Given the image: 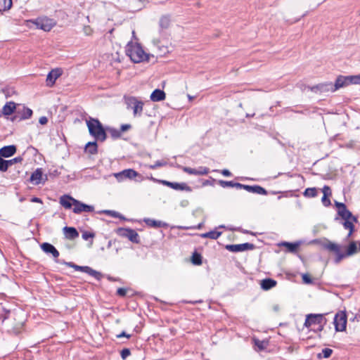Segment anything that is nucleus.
<instances>
[{"label": "nucleus", "mask_w": 360, "mask_h": 360, "mask_svg": "<svg viewBox=\"0 0 360 360\" xmlns=\"http://www.w3.org/2000/svg\"><path fill=\"white\" fill-rule=\"evenodd\" d=\"M0 312H4V314H1L2 321H8L7 324L10 327V330L15 334L20 333L25 322L24 313L21 311L6 309L2 304H0Z\"/></svg>", "instance_id": "1"}, {"label": "nucleus", "mask_w": 360, "mask_h": 360, "mask_svg": "<svg viewBox=\"0 0 360 360\" xmlns=\"http://www.w3.org/2000/svg\"><path fill=\"white\" fill-rule=\"evenodd\" d=\"M323 247L326 250L335 253V258L334 259L335 264H339L345 258L352 256L359 251L355 241H352L349 243L345 252L340 251V246L339 245L331 241L325 243Z\"/></svg>", "instance_id": "2"}, {"label": "nucleus", "mask_w": 360, "mask_h": 360, "mask_svg": "<svg viewBox=\"0 0 360 360\" xmlns=\"http://www.w3.org/2000/svg\"><path fill=\"white\" fill-rule=\"evenodd\" d=\"M60 204L65 209H71L74 206L72 211L75 214L91 212L94 210V206L84 204L68 195H63L60 198Z\"/></svg>", "instance_id": "3"}, {"label": "nucleus", "mask_w": 360, "mask_h": 360, "mask_svg": "<svg viewBox=\"0 0 360 360\" xmlns=\"http://www.w3.org/2000/svg\"><path fill=\"white\" fill-rule=\"evenodd\" d=\"M326 314H309L306 316L304 327L316 333H321L327 323Z\"/></svg>", "instance_id": "4"}, {"label": "nucleus", "mask_w": 360, "mask_h": 360, "mask_svg": "<svg viewBox=\"0 0 360 360\" xmlns=\"http://www.w3.org/2000/svg\"><path fill=\"white\" fill-rule=\"evenodd\" d=\"M126 53L134 63L149 61L150 55L145 53L139 44L129 43L126 48Z\"/></svg>", "instance_id": "5"}, {"label": "nucleus", "mask_w": 360, "mask_h": 360, "mask_svg": "<svg viewBox=\"0 0 360 360\" xmlns=\"http://www.w3.org/2000/svg\"><path fill=\"white\" fill-rule=\"evenodd\" d=\"M86 125L89 129V134L94 136L96 140L104 141L107 135L101 122L95 118H91L86 121Z\"/></svg>", "instance_id": "6"}, {"label": "nucleus", "mask_w": 360, "mask_h": 360, "mask_svg": "<svg viewBox=\"0 0 360 360\" xmlns=\"http://www.w3.org/2000/svg\"><path fill=\"white\" fill-rule=\"evenodd\" d=\"M127 109L133 110L134 117H141L143 110V102L136 97L131 96L125 99Z\"/></svg>", "instance_id": "7"}, {"label": "nucleus", "mask_w": 360, "mask_h": 360, "mask_svg": "<svg viewBox=\"0 0 360 360\" xmlns=\"http://www.w3.org/2000/svg\"><path fill=\"white\" fill-rule=\"evenodd\" d=\"M37 28L42 30L45 32L50 31L56 25V22L51 18L47 17L38 18L35 20H30Z\"/></svg>", "instance_id": "8"}, {"label": "nucleus", "mask_w": 360, "mask_h": 360, "mask_svg": "<svg viewBox=\"0 0 360 360\" xmlns=\"http://www.w3.org/2000/svg\"><path fill=\"white\" fill-rule=\"evenodd\" d=\"M347 322V314L345 311L337 312L333 319L335 331L343 332L346 330Z\"/></svg>", "instance_id": "9"}, {"label": "nucleus", "mask_w": 360, "mask_h": 360, "mask_svg": "<svg viewBox=\"0 0 360 360\" xmlns=\"http://www.w3.org/2000/svg\"><path fill=\"white\" fill-rule=\"evenodd\" d=\"M116 233L123 238H128L131 242L139 244L140 243V237L137 232L130 228H118L116 230Z\"/></svg>", "instance_id": "10"}, {"label": "nucleus", "mask_w": 360, "mask_h": 360, "mask_svg": "<svg viewBox=\"0 0 360 360\" xmlns=\"http://www.w3.org/2000/svg\"><path fill=\"white\" fill-rule=\"evenodd\" d=\"M32 110L30 108L24 105L20 108V106L18 105L15 111V115L11 118V120L12 122H16L27 120L32 117Z\"/></svg>", "instance_id": "11"}, {"label": "nucleus", "mask_w": 360, "mask_h": 360, "mask_svg": "<svg viewBox=\"0 0 360 360\" xmlns=\"http://www.w3.org/2000/svg\"><path fill=\"white\" fill-rule=\"evenodd\" d=\"M255 245L252 243H245L242 244L227 245H226V249L230 252H238L246 250H252L255 249Z\"/></svg>", "instance_id": "12"}, {"label": "nucleus", "mask_w": 360, "mask_h": 360, "mask_svg": "<svg viewBox=\"0 0 360 360\" xmlns=\"http://www.w3.org/2000/svg\"><path fill=\"white\" fill-rule=\"evenodd\" d=\"M115 176L119 181H121L126 179H133L136 176H141V174L133 169H127L115 174Z\"/></svg>", "instance_id": "13"}, {"label": "nucleus", "mask_w": 360, "mask_h": 360, "mask_svg": "<svg viewBox=\"0 0 360 360\" xmlns=\"http://www.w3.org/2000/svg\"><path fill=\"white\" fill-rule=\"evenodd\" d=\"M63 70L61 68H55L51 70L46 77V85L48 86H53L56 80L62 75Z\"/></svg>", "instance_id": "14"}, {"label": "nucleus", "mask_w": 360, "mask_h": 360, "mask_svg": "<svg viewBox=\"0 0 360 360\" xmlns=\"http://www.w3.org/2000/svg\"><path fill=\"white\" fill-rule=\"evenodd\" d=\"M182 169L184 172L193 175H206L210 172L209 168L206 167H199L198 168L184 167Z\"/></svg>", "instance_id": "15"}, {"label": "nucleus", "mask_w": 360, "mask_h": 360, "mask_svg": "<svg viewBox=\"0 0 360 360\" xmlns=\"http://www.w3.org/2000/svg\"><path fill=\"white\" fill-rule=\"evenodd\" d=\"M40 247L46 254H51L54 259H57L60 255L58 250L49 243H43Z\"/></svg>", "instance_id": "16"}, {"label": "nucleus", "mask_w": 360, "mask_h": 360, "mask_svg": "<svg viewBox=\"0 0 360 360\" xmlns=\"http://www.w3.org/2000/svg\"><path fill=\"white\" fill-rule=\"evenodd\" d=\"M44 174L41 168H37L31 175L30 181L34 184L37 185L41 181H45L48 179L47 175H45V179H43Z\"/></svg>", "instance_id": "17"}, {"label": "nucleus", "mask_w": 360, "mask_h": 360, "mask_svg": "<svg viewBox=\"0 0 360 360\" xmlns=\"http://www.w3.org/2000/svg\"><path fill=\"white\" fill-rule=\"evenodd\" d=\"M349 84L348 76H338L333 84L334 92L338 89L347 86Z\"/></svg>", "instance_id": "18"}, {"label": "nucleus", "mask_w": 360, "mask_h": 360, "mask_svg": "<svg viewBox=\"0 0 360 360\" xmlns=\"http://www.w3.org/2000/svg\"><path fill=\"white\" fill-rule=\"evenodd\" d=\"M335 206L337 207L338 215L340 217H345L350 215V211L347 208L345 203L335 201Z\"/></svg>", "instance_id": "19"}, {"label": "nucleus", "mask_w": 360, "mask_h": 360, "mask_svg": "<svg viewBox=\"0 0 360 360\" xmlns=\"http://www.w3.org/2000/svg\"><path fill=\"white\" fill-rule=\"evenodd\" d=\"M243 189L247 191L248 192L252 193H257V194H259V195H266L267 194L266 190L259 185H254V186L245 185L243 186Z\"/></svg>", "instance_id": "20"}, {"label": "nucleus", "mask_w": 360, "mask_h": 360, "mask_svg": "<svg viewBox=\"0 0 360 360\" xmlns=\"http://www.w3.org/2000/svg\"><path fill=\"white\" fill-rule=\"evenodd\" d=\"M63 231L65 237L68 240H75L79 236V232L75 227L65 226Z\"/></svg>", "instance_id": "21"}, {"label": "nucleus", "mask_w": 360, "mask_h": 360, "mask_svg": "<svg viewBox=\"0 0 360 360\" xmlns=\"http://www.w3.org/2000/svg\"><path fill=\"white\" fill-rule=\"evenodd\" d=\"M16 152V147L14 145L4 146L0 149V157L9 158Z\"/></svg>", "instance_id": "22"}, {"label": "nucleus", "mask_w": 360, "mask_h": 360, "mask_svg": "<svg viewBox=\"0 0 360 360\" xmlns=\"http://www.w3.org/2000/svg\"><path fill=\"white\" fill-rule=\"evenodd\" d=\"M16 104L13 101L7 102L2 108V114L5 116L11 115L16 111Z\"/></svg>", "instance_id": "23"}, {"label": "nucleus", "mask_w": 360, "mask_h": 360, "mask_svg": "<svg viewBox=\"0 0 360 360\" xmlns=\"http://www.w3.org/2000/svg\"><path fill=\"white\" fill-rule=\"evenodd\" d=\"M166 94L164 91L156 89L150 94V100L153 102L162 101L165 99Z\"/></svg>", "instance_id": "24"}, {"label": "nucleus", "mask_w": 360, "mask_h": 360, "mask_svg": "<svg viewBox=\"0 0 360 360\" xmlns=\"http://www.w3.org/2000/svg\"><path fill=\"white\" fill-rule=\"evenodd\" d=\"M144 222L146 224L147 226L154 228H160V227H167L168 224L165 222L155 220L150 218H146L144 219Z\"/></svg>", "instance_id": "25"}, {"label": "nucleus", "mask_w": 360, "mask_h": 360, "mask_svg": "<svg viewBox=\"0 0 360 360\" xmlns=\"http://www.w3.org/2000/svg\"><path fill=\"white\" fill-rule=\"evenodd\" d=\"M82 272L88 274L89 275L94 277L98 281H100L102 278V274L100 272L93 269L92 268L88 266H83Z\"/></svg>", "instance_id": "26"}, {"label": "nucleus", "mask_w": 360, "mask_h": 360, "mask_svg": "<svg viewBox=\"0 0 360 360\" xmlns=\"http://www.w3.org/2000/svg\"><path fill=\"white\" fill-rule=\"evenodd\" d=\"M277 284V282L272 278H265L261 281V288L264 290H269Z\"/></svg>", "instance_id": "27"}, {"label": "nucleus", "mask_w": 360, "mask_h": 360, "mask_svg": "<svg viewBox=\"0 0 360 360\" xmlns=\"http://www.w3.org/2000/svg\"><path fill=\"white\" fill-rule=\"evenodd\" d=\"M171 188L176 190V191H185L186 192H191L192 188L191 186H188L186 183H178V182H172L171 185Z\"/></svg>", "instance_id": "28"}, {"label": "nucleus", "mask_w": 360, "mask_h": 360, "mask_svg": "<svg viewBox=\"0 0 360 360\" xmlns=\"http://www.w3.org/2000/svg\"><path fill=\"white\" fill-rule=\"evenodd\" d=\"M170 25V18L169 15H163L160 18L159 21L160 32L163 30L167 29Z\"/></svg>", "instance_id": "29"}, {"label": "nucleus", "mask_w": 360, "mask_h": 360, "mask_svg": "<svg viewBox=\"0 0 360 360\" xmlns=\"http://www.w3.org/2000/svg\"><path fill=\"white\" fill-rule=\"evenodd\" d=\"M86 151L91 155H94L98 151V146L96 141L89 142L86 145Z\"/></svg>", "instance_id": "30"}, {"label": "nucleus", "mask_w": 360, "mask_h": 360, "mask_svg": "<svg viewBox=\"0 0 360 360\" xmlns=\"http://www.w3.org/2000/svg\"><path fill=\"white\" fill-rule=\"evenodd\" d=\"M320 92H334L333 84L332 82H326L319 84Z\"/></svg>", "instance_id": "31"}, {"label": "nucleus", "mask_w": 360, "mask_h": 360, "mask_svg": "<svg viewBox=\"0 0 360 360\" xmlns=\"http://www.w3.org/2000/svg\"><path fill=\"white\" fill-rule=\"evenodd\" d=\"M300 243H289V242H283L281 243V245L287 248L288 250L290 252H295L297 251V248L300 246Z\"/></svg>", "instance_id": "32"}, {"label": "nucleus", "mask_w": 360, "mask_h": 360, "mask_svg": "<svg viewBox=\"0 0 360 360\" xmlns=\"http://www.w3.org/2000/svg\"><path fill=\"white\" fill-rule=\"evenodd\" d=\"M12 5V0H0V12L10 10Z\"/></svg>", "instance_id": "33"}, {"label": "nucleus", "mask_w": 360, "mask_h": 360, "mask_svg": "<svg viewBox=\"0 0 360 360\" xmlns=\"http://www.w3.org/2000/svg\"><path fill=\"white\" fill-rule=\"evenodd\" d=\"M221 233H222L220 231H217L214 230V231H210L209 232L202 233L201 235V237L211 238V239H217L221 235Z\"/></svg>", "instance_id": "34"}, {"label": "nucleus", "mask_w": 360, "mask_h": 360, "mask_svg": "<svg viewBox=\"0 0 360 360\" xmlns=\"http://www.w3.org/2000/svg\"><path fill=\"white\" fill-rule=\"evenodd\" d=\"M303 195L307 198H314L318 195V191L316 188H307L304 191Z\"/></svg>", "instance_id": "35"}, {"label": "nucleus", "mask_w": 360, "mask_h": 360, "mask_svg": "<svg viewBox=\"0 0 360 360\" xmlns=\"http://www.w3.org/2000/svg\"><path fill=\"white\" fill-rule=\"evenodd\" d=\"M99 213H104L108 216L113 217L115 218H120L121 219L125 220L124 217H123L120 213H119L116 211H114V210H103V211L100 212Z\"/></svg>", "instance_id": "36"}, {"label": "nucleus", "mask_w": 360, "mask_h": 360, "mask_svg": "<svg viewBox=\"0 0 360 360\" xmlns=\"http://www.w3.org/2000/svg\"><path fill=\"white\" fill-rule=\"evenodd\" d=\"M342 225H343V227L345 229H348L349 230V233H348V234L347 236V238L351 237V236L352 235V233L355 231L354 225L352 224V222H350V221H344L342 223Z\"/></svg>", "instance_id": "37"}, {"label": "nucleus", "mask_w": 360, "mask_h": 360, "mask_svg": "<svg viewBox=\"0 0 360 360\" xmlns=\"http://www.w3.org/2000/svg\"><path fill=\"white\" fill-rule=\"evenodd\" d=\"M253 341H254L255 345L258 348V351L264 350L267 345V342L264 340H259L258 339L254 338Z\"/></svg>", "instance_id": "38"}, {"label": "nucleus", "mask_w": 360, "mask_h": 360, "mask_svg": "<svg viewBox=\"0 0 360 360\" xmlns=\"http://www.w3.org/2000/svg\"><path fill=\"white\" fill-rule=\"evenodd\" d=\"M192 263L195 265H200L202 264V256L200 254L195 252L191 257Z\"/></svg>", "instance_id": "39"}, {"label": "nucleus", "mask_w": 360, "mask_h": 360, "mask_svg": "<svg viewBox=\"0 0 360 360\" xmlns=\"http://www.w3.org/2000/svg\"><path fill=\"white\" fill-rule=\"evenodd\" d=\"M108 131L113 139H117L121 137L122 134L120 129H117L115 128H108Z\"/></svg>", "instance_id": "40"}, {"label": "nucleus", "mask_w": 360, "mask_h": 360, "mask_svg": "<svg viewBox=\"0 0 360 360\" xmlns=\"http://www.w3.org/2000/svg\"><path fill=\"white\" fill-rule=\"evenodd\" d=\"M11 166V162H8V160H5L0 157V171L6 172L8 167Z\"/></svg>", "instance_id": "41"}, {"label": "nucleus", "mask_w": 360, "mask_h": 360, "mask_svg": "<svg viewBox=\"0 0 360 360\" xmlns=\"http://www.w3.org/2000/svg\"><path fill=\"white\" fill-rule=\"evenodd\" d=\"M333 353V350L329 348H325L322 350V354H319L318 357L321 358L322 356L323 358H329Z\"/></svg>", "instance_id": "42"}, {"label": "nucleus", "mask_w": 360, "mask_h": 360, "mask_svg": "<svg viewBox=\"0 0 360 360\" xmlns=\"http://www.w3.org/2000/svg\"><path fill=\"white\" fill-rule=\"evenodd\" d=\"M344 221H350L352 222V224H354V223H357L358 222V218L356 216H354L352 214V213L350 212V215L349 216H347V217H341Z\"/></svg>", "instance_id": "43"}, {"label": "nucleus", "mask_w": 360, "mask_h": 360, "mask_svg": "<svg viewBox=\"0 0 360 360\" xmlns=\"http://www.w3.org/2000/svg\"><path fill=\"white\" fill-rule=\"evenodd\" d=\"M349 84H360V75L348 76Z\"/></svg>", "instance_id": "44"}, {"label": "nucleus", "mask_w": 360, "mask_h": 360, "mask_svg": "<svg viewBox=\"0 0 360 360\" xmlns=\"http://www.w3.org/2000/svg\"><path fill=\"white\" fill-rule=\"evenodd\" d=\"M121 357L123 360H125L127 357L131 355V351L128 348H124L120 352Z\"/></svg>", "instance_id": "45"}, {"label": "nucleus", "mask_w": 360, "mask_h": 360, "mask_svg": "<svg viewBox=\"0 0 360 360\" xmlns=\"http://www.w3.org/2000/svg\"><path fill=\"white\" fill-rule=\"evenodd\" d=\"M166 165H167V162L165 161L158 160L155 162V163L154 165H149L148 167L151 169H155L158 167H160L165 166Z\"/></svg>", "instance_id": "46"}, {"label": "nucleus", "mask_w": 360, "mask_h": 360, "mask_svg": "<svg viewBox=\"0 0 360 360\" xmlns=\"http://www.w3.org/2000/svg\"><path fill=\"white\" fill-rule=\"evenodd\" d=\"M233 181H224V180L219 181V184L223 188L233 187Z\"/></svg>", "instance_id": "47"}, {"label": "nucleus", "mask_w": 360, "mask_h": 360, "mask_svg": "<svg viewBox=\"0 0 360 360\" xmlns=\"http://www.w3.org/2000/svg\"><path fill=\"white\" fill-rule=\"evenodd\" d=\"M95 236V234L91 232L84 231L82 233V237L84 240H87L89 238H93Z\"/></svg>", "instance_id": "48"}, {"label": "nucleus", "mask_w": 360, "mask_h": 360, "mask_svg": "<svg viewBox=\"0 0 360 360\" xmlns=\"http://www.w3.org/2000/svg\"><path fill=\"white\" fill-rule=\"evenodd\" d=\"M65 264L68 266H70L71 268H73L74 269H75L76 271H82V266H79V265H77L75 264H74L73 262H65Z\"/></svg>", "instance_id": "49"}, {"label": "nucleus", "mask_w": 360, "mask_h": 360, "mask_svg": "<svg viewBox=\"0 0 360 360\" xmlns=\"http://www.w3.org/2000/svg\"><path fill=\"white\" fill-rule=\"evenodd\" d=\"M328 196L329 195H326V194L325 193V195H323V196L322 197L321 201L325 207H329L331 204L330 200L328 198Z\"/></svg>", "instance_id": "50"}, {"label": "nucleus", "mask_w": 360, "mask_h": 360, "mask_svg": "<svg viewBox=\"0 0 360 360\" xmlns=\"http://www.w3.org/2000/svg\"><path fill=\"white\" fill-rule=\"evenodd\" d=\"M302 281L304 283H306V284L312 283V279L311 278L309 275H308L307 274H302Z\"/></svg>", "instance_id": "51"}, {"label": "nucleus", "mask_w": 360, "mask_h": 360, "mask_svg": "<svg viewBox=\"0 0 360 360\" xmlns=\"http://www.w3.org/2000/svg\"><path fill=\"white\" fill-rule=\"evenodd\" d=\"M127 294V289L124 288H120L117 290V295L120 297H124Z\"/></svg>", "instance_id": "52"}, {"label": "nucleus", "mask_w": 360, "mask_h": 360, "mask_svg": "<svg viewBox=\"0 0 360 360\" xmlns=\"http://www.w3.org/2000/svg\"><path fill=\"white\" fill-rule=\"evenodd\" d=\"M322 192H323V195H325V193L326 194V195H331V189L328 186H326V185L324 186L323 188H322Z\"/></svg>", "instance_id": "53"}, {"label": "nucleus", "mask_w": 360, "mask_h": 360, "mask_svg": "<svg viewBox=\"0 0 360 360\" xmlns=\"http://www.w3.org/2000/svg\"><path fill=\"white\" fill-rule=\"evenodd\" d=\"M131 128V124H125L121 125L120 131H121V133H122V132H124L125 131H127V130L130 129Z\"/></svg>", "instance_id": "54"}, {"label": "nucleus", "mask_w": 360, "mask_h": 360, "mask_svg": "<svg viewBox=\"0 0 360 360\" xmlns=\"http://www.w3.org/2000/svg\"><path fill=\"white\" fill-rule=\"evenodd\" d=\"M22 160V158L21 157H16L12 160H8V162H11V166L13 165L14 163L20 162Z\"/></svg>", "instance_id": "55"}, {"label": "nucleus", "mask_w": 360, "mask_h": 360, "mask_svg": "<svg viewBox=\"0 0 360 360\" xmlns=\"http://www.w3.org/2000/svg\"><path fill=\"white\" fill-rule=\"evenodd\" d=\"M310 89V90L313 92H315V93H317V92H320V87H319V84H316L315 86H311V87H309Z\"/></svg>", "instance_id": "56"}, {"label": "nucleus", "mask_w": 360, "mask_h": 360, "mask_svg": "<svg viewBox=\"0 0 360 360\" xmlns=\"http://www.w3.org/2000/svg\"><path fill=\"white\" fill-rule=\"evenodd\" d=\"M39 122L42 125L46 124L48 122V118L45 116H42L39 118Z\"/></svg>", "instance_id": "57"}, {"label": "nucleus", "mask_w": 360, "mask_h": 360, "mask_svg": "<svg viewBox=\"0 0 360 360\" xmlns=\"http://www.w3.org/2000/svg\"><path fill=\"white\" fill-rule=\"evenodd\" d=\"M84 32L86 35H90L92 33V30L89 26H85L84 27Z\"/></svg>", "instance_id": "58"}, {"label": "nucleus", "mask_w": 360, "mask_h": 360, "mask_svg": "<svg viewBox=\"0 0 360 360\" xmlns=\"http://www.w3.org/2000/svg\"><path fill=\"white\" fill-rule=\"evenodd\" d=\"M122 337H126L127 338H131V335L129 334H127L126 332L124 331H122L120 334L119 335H117V338H122Z\"/></svg>", "instance_id": "59"}, {"label": "nucleus", "mask_w": 360, "mask_h": 360, "mask_svg": "<svg viewBox=\"0 0 360 360\" xmlns=\"http://www.w3.org/2000/svg\"><path fill=\"white\" fill-rule=\"evenodd\" d=\"M244 186H245V184H242L240 183H236V182L233 183V187H235L236 188H243Z\"/></svg>", "instance_id": "60"}, {"label": "nucleus", "mask_w": 360, "mask_h": 360, "mask_svg": "<svg viewBox=\"0 0 360 360\" xmlns=\"http://www.w3.org/2000/svg\"><path fill=\"white\" fill-rule=\"evenodd\" d=\"M221 172L225 176H231V172L229 170H228V169H223Z\"/></svg>", "instance_id": "61"}, {"label": "nucleus", "mask_w": 360, "mask_h": 360, "mask_svg": "<svg viewBox=\"0 0 360 360\" xmlns=\"http://www.w3.org/2000/svg\"><path fill=\"white\" fill-rule=\"evenodd\" d=\"M160 182H161L163 185L167 186H168V187H169V188L171 187V185H172V182H171V181H166V180H162V181H160Z\"/></svg>", "instance_id": "62"}, {"label": "nucleus", "mask_w": 360, "mask_h": 360, "mask_svg": "<svg viewBox=\"0 0 360 360\" xmlns=\"http://www.w3.org/2000/svg\"><path fill=\"white\" fill-rule=\"evenodd\" d=\"M31 202H40L41 203L42 201L40 198H37V197H34L31 199Z\"/></svg>", "instance_id": "63"}, {"label": "nucleus", "mask_w": 360, "mask_h": 360, "mask_svg": "<svg viewBox=\"0 0 360 360\" xmlns=\"http://www.w3.org/2000/svg\"><path fill=\"white\" fill-rule=\"evenodd\" d=\"M160 40L159 39H154L153 40V44L155 45V46H159V44H160Z\"/></svg>", "instance_id": "64"}]
</instances>
